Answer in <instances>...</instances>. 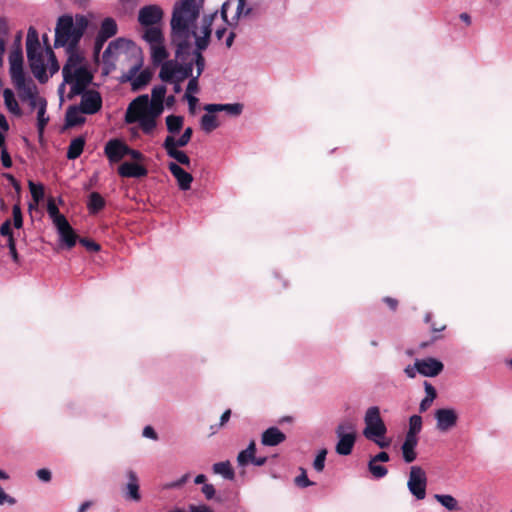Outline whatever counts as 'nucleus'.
Here are the masks:
<instances>
[{
  "label": "nucleus",
  "mask_w": 512,
  "mask_h": 512,
  "mask_svg": "<svg viewBox=\"0 0 512 512\" xmlns=\"http://www.w3.org/2000/svg\"><path fill=\"white\" fill-rule=\"evenodd\" d=\"M199 14L197 0H181L175 4L170 21V41L175 47L177 58L183 59L185 54H190L193 40L196 46L194 51L202 52L208 47L211 25L217 12L205 15L200 25L197 23Z\"/></svg>",
  "instance_id": "f257e3e1"
},
{
  "label": "nucleus",
  "mask_w": 512,
  "mask_h": 512,
  "mask_svg": "<svg viewBox=\"0 0 512 512\" xmlns=\"http://www.w3.org/2000/svg\"><path fill=\"white\" fill-rule=\"evenodd\" d=\"M87 26L88 20L83 15L74 18L70 15L61 16L55 28V47H66L67 51L76 50Z\"/></svg>",
  "instance_id": "f03ea898"
},
{
  "label": "nucleus",
  "mask_w": 512,
  "mask_h": 512,
  "mask_svg": "<svg viewBox=\"0 0 512 512\" xmlns=\"http://www.w3.org/2000/svg\"><path fill=\"white\" fill-rule=\"evenodd\" d=\"M27 58L30 69L37 80L46 82L49 75L46 73V51L40 47L38 33L35 28L30 27L26 38Z\"/></svg>",
  "instance_id": "7ed1b4c3"
},
{
  "label": "nucleus",
  "mask_w": 512,
  "mask_h": 512,
  "mask_svg": "<svg viewBox=\"0 0 512 512\" xmlns=\"http://www.w3.org/2000/svg\"><path fill=\"white\" fill-rule=\"evenodd\" d=\"M364 423L363 435L368 440L373 441L380 448H387L390 445V442L385 440L387 428L381 418L379 407L371 406L366 410Z\"/></svg>",
  "instance_id": "20e7f679"
},
{
  "label": "nucleus",
  "mask_w": 512,
  "mask_h": 512,
  "mask_svg": "<svg viewBox=\"0 0 512 512\" xmlns=\"http://www.w3.org/2000/svg\"><path fill=\"white\" fill-rule=\"evenodd\" d=\"M186 55L183 56V59L177 58L174 60H168L161 66L159 72V78L162 81H177L183 82L187 78L193 75V61L187 62Z\"/></svg>",
  "instance_id": "39448f33"
},
{
  "label": "nucleus",
  "mask_w": 512,
  "mask_h": 512,
  "mask_svg": "<svg viewBox=\"0 0 512 512\" xmlns=\"http://www.w3.org/2000/svg\"><path fill=\"white\" fill-rule=\"evenodd\" d=\"M142 39L149 45L150 57L153 65H163L168 61L169 52L165 45V37L163 31H150L142 33Z\"/></svg>",
  "instance_id": "423d86ee"
},
{
  "label": "nucleus",
  "mask_w": 512,
  "mask_h": 512,
  "mask_svg": "<svg viewBox=\"0 0 512 512\" xmlns=\"http://www.w3.org/2000/svg\"><path fill=\"white\" fill-rule=\"evenodd\" d=\"M163 10L158 5H146L138 12L141 34L150 31H163Z\"/></svg>",
  "instance_id": "0eeeda50"
},
{
  "label": "nucleus",
  "mask_w": 512,
  "mask_h": 512,
  "mask_svg": "<svg viewBox=\"0 0 512 512\" xmlns=\"http://www.w3.org/2000/svg\"><path fill=\"white\" fill-rule=\"evenodd\" d=\"M251 11V8H246L245 0H227L222 4L221 16L228 26L236 27L239 20Z\"/></svg>",
  "instance_id": "6e6552de"
},
{
  "label": "nucleus",
  "mask_w": 512,
  "mask_h": 512,
  "mask_svg": "<svg viewBox=\"0 0 512 512\" xmlns=\"http://www.w3.org/2000/svg\"><path fill=\"white\" fill-rule=\"evenodd\" d=\"M139 53L137 46L130 40L118 38L112 41L103 53L106 61L125 59Z\"/></svg>",
  "instance_id": "1a4fd4ad"
},
{
  "label": "nucleus",
  "mask_w": 512,
  "mask_h": 512,
  "mask_svg": "<svg viewBox=\"0 0 512 512\" xmlns=\"http://www.w3.org/2000/svg\"><path fill=\"white\" fill-rule=\"evenodd\" d=\"M427 481L426 472L422 467L417 465L410 467L407 488L417 500H423L426 497Z\"/></svg>",
  "instance_id": "9d476101"
},
{
  "label": "nucleus",
  "mask_w": 512,
  "mask_h": 512,
  "mask_svg": "<svg viewBox=\"0 0 512 512\" xmlns=\"http://www.w3.org/2000/svg\"><path fill=\"white\" fill-rule=\"evenodd\" d=\"M338 443L336 452L339 455H349L353 449L356 440L355 426L351 422H344L338 425L336 429Z\"/></svg>",
  "instance_id": "9b49d317"
},
{
  "label": "nucleus",
  "mask_w": 512,
  "mask_h": 512,
  "mask_svg": "<svg viewBox=\"0 0 512 512\" xmlns=\"http://www.w3.org/2000/svg\"><path fill=\"white\" fill-rule=\"evenodd\" d=\"M436 429L446 433L456 427L459 415L454 408L445 407L435 410Z\"/></svg>",
  "instance_id": "f8f14e48"
},
{
  "label": "nucleus",
  "mask_w": 512,
  "mask_h": 512,
  "mask_svg": "<svg viewBox=\"0 0 512 512\" xmlns=\"http://www.w3.org/2000/svg\"><path fill=\"white\" fill-rule=\"evenodd\" d=\"M157 119L148 116L136 108H132L131 105L128 106L125 121L126 123H135L139 122L140 128L145 134H151L157 125Z\"/></svg>",
  "instance_id": "ddd939ff"
},
{
  "label": "nucleus",
  "mask_w": 512,
  "mask_h": 512,
  "mask_svg": "<svg viewBox=\"0 0 512 512\" xmlns=\"http://www.w3.org/2000/svg\"><path fill=\"white\" fill-rule=\"evenodd\" d=\"M142 61H137L125 74V79L131 82L132 90L138 91L145 87L151 80L152 73L149 70L140 71Z\"/></svg>",
  "instance_id": "4468645a"
},
{
  "label": "nucleus",
  "mask_w": 512,
  "mask_h": 512,
  "mask_svg": "<svg viewBox=\"0 0 512 512\" xmlns=\"http://www.w3.org/2000/svg\"><path fill=\"white\" fill-rule=\"evenodd\" d=\"M130 105L132 108L142 111L150 117L157 119L164 110L163 102L149 100L148 95H140Z\"/></svg>",
  "instance_id": "2eb2a0df"
},
{
  "label": "nucleus",
  "mask_w": 512,
  "mask_h": 512,
  "mask_svg": "<svg viewBox=\"0 0 512 512\" xmlns=\"http://www.w3.org/2000/svg\"><path fill=\"white\" fill-rule=\"evenodd\" d=\"M85 114H95L102 107V98L95 90L83 91L81 93V101L78 105Z\"/></svg>",
  "instance_id": "dca6fc26"
},
{
  "label": "nucleus",
  "mask_w": 512,
  "mask_h": 512,
  "mask_svg": "<svg viewBox=\"0 0 512 512\" xmlns=\"http://www.w3.org/2000/svg\"><path fill=\"white\" fill-rule=\"evenodd\" d=\"M91 80L92 75L88 71L87 67L84 66L64 82L71 85L72 95H79L84 91Z\"/></svg>",
  "instance_id": "f3484780"
},
{
  "label": "nucleus",
  "mask_w": 512,
  "mask_h": 512,
  "mask_svg": "<svg viewBox=\"0 0 512 512\" xmlns=\"http://www.w3.org/2000/svg\"><path fill=\"white\" fill-rule=\"evenodd\" d=\"M68 59L62 69L64 81L69 79L78 70L86 66L84 63V57L77 50L67 51Z\"/></svg>",
  "instance_id": "a211bd4d"
},
{
  "label": "nucleus",
  "mask_w": 512,
  "mask_h": 512,
  "mask_svg": "<svg viewBox=\"0 0 512 512\" xmlns=\"http://www.w3.org/2000/svg\"><path fill=\"white\" fill-rule=\"evenodd\" d=\"M9 66L11 80L25 76L23 70V53L19 44L9 53Z\"/></svg>",
  "instance_id": "6ab92c4d"
},
{
  "label": "nucleus",
  "mask_w": 512,
  "mask_h": 512,
  "mask_svg": "<svg viewBox=\"0 0 512 512\" xmlns=\"http://www.w3.org/2000/svg\"><path fill=\"white\" fill-rule=\"evenodd\" d=\"M58 234L60 241L64 244V246L67 249H71L75 246L78 236L67 221V219H64L60 221L59 223L54 225Z\"/></svg>",
  "instance_id": "aec40b11"
},
{
  "label": "nucleus",
  "mask_w": 512,
  "mask_h": 512,
  "mask_svg": "<svg viewBox=\"0 0 512 512\" xmlns=\"http://www.w3.org/2000/svg\"><path fill=\"white\" fill-rule=\"evenodd\" d=\"M194 55V63L196 65V74L189 77V82L186 88L185 95H192V93H197L198 88V79L201 76L202 72L205 68V59L200 51H193Z\"/></svg>",
  "instance_id": "412c9836"
},
{
  "label": "nucleus",
  "mask_w": 512,
  "mask_h": 512,
  "mask_svg": "<svg viewBox=\"0 0 512 512\" xmlns=\"http://www.w3.org/2000/svg\"><path fill=\"white\" fill-rule=\"evenodd\" d=\"M443 364L435 358H426L416 361L417 372L427 377H435L443 370Z\"/></svg>",
  "instance_id": "4be33fe9"
},
{
  "label": "nucleus",
  "mask_w": 512,
  "mask_h": 512,
  "mask_svg": "<svg viewBox=\"0 0 512 512\" xmlns=\"http://www.w3.org/2000/svg\"><path fill=\"white\" fill-rule=\"evenodd\" d=\"M12 83L22 101H26L28 98H33L34 95L38 93L35 83L31 79H26L25 76L13 79Z\"/></svg>",
  "instance_id": "5701e85b"
},
{
  "label": "nucleus",
  "mask_w": 512,
  "mask_h": 512,
  "mask_svg": "<svg viewBox=\"0 0 512 512\" xmlns=\"http://www.w3.org/2000/svg\"><path fill=\"white\" fill-rule=\"evenodd\" d=\"M126 477L128 482L125 485V498L135 502L140 501L141 495L139 492V479L136 472L128 470L126 471Z\"/></svg>",
  "instance_id": "b1692460"
},
{
  "label": "nucleus",
  "mask_w": 512,
  "mask_h": 512,
  "mask_svg": "<svg viewBox=\"0 0 512 512\" xmlns=\"http://www.w3.org/2000/svg\"><path fill=\"white\" fill-rule=\"evenodd\" d=\"M169 171L176 178L178 186L181 190H188L191 187L193 177L190 173L186 172L178 164L171 162L168 165Z\"/></svg>",
  "instance_id": "393cba45"
},
{
  "label": "nucleus",
  "mask_w": 512,
  "mask_h": 512,
  "mask_svg": "<svg viewBox=\"0 0 512 512\" xmlns=\"http://www.w3.org/2000/svg\"><path fill=\"white\" fill-rule=\"evenodd\" d=\"M128 146L119 140H110L105 146V153L110 161L117 162L126 156Z\"/></svg>",
  "instance_id": "a878e982"
},
{
  "label": "nucleus",
  "mask_w": 512,
  "mask_h": 512,
  "mask_svg": "<svg viewBox=\"0 0 512 512\" xmlns=\"http://www.w3.org/2000/svg\"><path fill=\"white\" fill-rule=\"evenodd\" d=\"M418 444V437L405 435L404 442L401 445L403 459L406 463H411L417 458L415 448Z\"/></svg>",
  "instance_id": "bb28decb"
},
{
  "label": "nucleus",
  "mask_w": 512,
  "mask_h": 512,
  "mask_svg": "<svg viewBox=\"0 0 512 512\" xmlns=\"http://www.w3.org/2000/svg\"><path fill=\"white\" fill-rule=\"evenodd\" d=\"M286 439L285 434L277 427H270L265 430L261 437V442L265 446H276L284 442Z\"/></svg>",
  "instance_id": "cd10ccee"
},
{
  "label": "nucleus",
  "mask_w": 512,
  "mask_h": 512,
  "mask_svg": "<svg viewBox=\"0 0 512 512\" xmlns=\"http://www.w3.org/2000/svg\"><path fill=\"white\" fill-rule=\"evenodd\" d=\"M243 109L242 104L233 103V104H207L204 106V110L209 113L216 112H226L231 116H238L241 114Z\"/></svg>",
  "instance_id": "c85d7f7f"
},
{
  "label": "nucleus",
  "mask_w": 512,
  "mask_h": 512,
  "mask_svg": "<svg viewBox=\"0 0 512 512\" xmlns=\"http://www.w3.org/2000/svg\"><path fill=\"white\" fill-rule=\"evenodd\" d=\"M118 173L122 177L140 178L147 174V170L139 164L124 162L119 166Z\"/></svg>",
  "instance_id": "c756f323"
},
{
  "label": "nucleus",
  "mask_w": 512,
  "mask_h": 512,
  "mask_svg": "<svg viewBox=\"0 0 512 512\" xmlns=\"http://www.w3.org/2000/svg\"><path fill=\"white\" fill-rule=\"evenodd\" d=\"M163 148L165 149L167 155L173 159H175L178 163L185 165L187 167L190 166V158L187 154L181 150H178V147H173L172 140L168 142H163Z\"/></svg>",
  "instance_id": "7c9ffc66"
},
{
  "label": "nucleus",
  "mask_w": 512,
  "mask_h": 512,
  "mask_svg": "<svg viewBox=\"0 0 512 512\" xmlns=\"http://www.w3.org/2000/svg\"><path fill=\"white\" fill-rule=\"evenodd\" d=\"M117 33V24L114 19L106 18L101 24L99 34L97 36V42H105L108 38H111Z\"/></svg>",
  "instance_id": "2f4dec72"
},
{
  "label": "nucleus",
  "mask_w": 512,
  "mask_h": 512,
  "mask_svg": "<svg viewBox=\"0 0 512 512\" xmlns=\"http://www.w3.org/2000/svg\"><path fill=\"white\" fill-rule=\"evenodd\" d=\"M85 114L79 106H70L66 112V125L77 126L85 122Z\"/></svg>",
  "instance_id": "473e14b6"
},
{
  "label": "nucleus",
  "mask_w": 512,
  "mask_h": 512,
  "mask_svg": "<svg viewBox=\"0 0 512 512\" xmlns=\"http://www.w3.org/2000/svg\"><path fill=\"white\" fill-rule=\"evenodd\" d=\"M3 98L7 110L14 115L20 116L22 112L15 98L14 92L9 88L4 89Z\"/></svg>",
  "instance_id": "72a5a7b5"
},
{
  "label": "nucleus",
  "mask_w": 512,
  "mask_h": 512,
  "mask_svg": "<svg viewBox=\"0 0 512 512\" xmlns=\"http://www.w3.org/2000/svg\"><path fill=\"white\" fill-rule=\"evenodd\" d=\"M424 389H425L426 396L420 402V405H419L420 412H425L426 410H428L430 408V406L432 405L433 401L437 397L436 389L427 381L424 382Z\"/></svg>",
  "instance_id": "f704fd0d"
},
{
  "label": "nucleus",
  "mask_w": 512,
  "mask_h": 512,
  "mask_svg": "<svg viewBox=\"0 0 512 512\" xmlns=\"http://www.w3.org/2000/svg\"><path fill=\"white\" fill-rule=\"evenodd\" d=\"M434 499L448 511H458L460 509L458 500L450 494H435Z\"/></svg>",
  "instance_id": "c9c22d12"
},
{
  "label": "nucleus",
  "mask_w": 512,
  "mask_h": 512,
  "mask_svg": "<svg viewBox=\"0 0 512 512\" xmlns=\"http://www.w3.org/2000/svg\"><path fill=\"white\" fill-rule=\"evenodd\" d=\"M84 145L85 139L83 137L73 139L67 150V158L70 160L78 158L83 152Z\"/></svg>",
  "instance_id": "e433bc0d"
},
{
  "label": "nucleus",
  "mask_w": 512,
  "mask_h": 512,
  "mask_svg": "<svg viewBox=\"0 0 512 512\" xmlns=\"http://www.w3.org/2000/svg\"><path fill=\"white\" fill-rule=\"evenodd\" d=\"M200 125L203 131L210 133L219 127L220 123L214 113L207 112L201 118Z\"/></svg>",
  "instance_id": "4c0bfd02"
},
{
  "label": "nucleus",
  "mask_w": 512,
  "mask_h": 512,
  "mask_svg": "<svg viewBox=\"0 0 512 512\" xmlns=\"http://www.w3.org/2000/svg\"><path fill=\"white\" fill-rule=\"evenodd\" d=\"M212 469L215 474L221 475L225 479L232 480L234 478V470L229 461L215 463Z\"/></svg>",
  "instance_id": "58836bf2"
},
{
  "label": "nucleus",
  "mask_w": 512,
  "mask_h": 512,
  "mask_svg": "<svg viewBox=\"0 0 512 512\" xmlns=\"http://www.w3.org/2000/svg\"><path fill=\"white\" fill-rule=\"evenodd\" d=\"M193 134V130L191 127H187L183 134L178 138L175 139L173 135H169L165 138L164 142H168L169 140H172L173 147H185L191 140Z\"/></svg>",
  "instance_id": "ea45409f"
},
{
  "label": "nucleus",
  "mask_w": 512,
  "mask_h": 512,
  "mask_svg": "<svg viewBox=\"0 0 512 512\" xmlns=\"http://www.w3.org/2000/svg\"><path fill=\"white\" fill-rule=\"evenodd\" d=\"M255 442L252 441L250 442V444L248 445V447L241 451L238 456H237V462L240 466H245L247 465L249 462H252L253 460V457L255 455Z\"/></svg>",
  "instance_id": "a19ab883"
},
{
  "label": "nucleus",
  "mask_w": 512,
  "mask_h": 512,
  "mask_svg": "<svg viewBox=\"0 0 512 512\" xmlns=\"http://www.w3.org/2000/svg\"><path fill=\"white\" fill-rule=\"evenodd\" d=\"M184 119L182 116L169 115L166 117L167 130L171 134L178 133L183 127Z\"/></svg>",
  "instance_id": "79ce46f5"
},
{
  "label": "nucleus",
  "mask_w": 512,
  "mask_h": 512,
  "mask_svg": "<svg viewBox=\"0 0 512 512\" xmlns=\"http://www.w3.org/2000/svg\"><path fill=\"white\" fill-rule=\"evenodd\" d=\"M104 205H105V201L99 193L92 192L90 194L89 202H88V208H89L90 212L96 213L99 210H101L104 207Z\"/></svg>",
  "instance_id": "37998d69"
},
{
  "label": "nucleus",
  "mask_w": 512,
  "mask_h": 512,
  "mask_svg": "<svg viewBox=\"0 0 512 512\" xmlns=\"http://www.w3.org/2000/svg\"><path fill=\"white\" fill-rule=\"evenodd\" d=\"M422 429V418L419 415H412L409 419L408 436L417 437Z\"/></svg>",
  "instance_id": "c03bdc74"
},
{
  "label": "nucleus",
  "mask_w": 512,
  "mask_h": 512,
  "mask_svg": "<svg viewBox=\"0 0 512 512\" xmlns=\"http://www.w3.org/2000/svg\"><path fill=\"white\" fill-rule=\"evenodd\" d=\"M47 212L54 225L66 219L64 215L60 214L59 209L52 198L48 200Z\"/></svg>",
  "instance_id": "a18cd8bd"
},
{
  "label": "nucleus",
  "mask_w": 512,
  "mask_h": 512,
  "mask_svg": "<svg viewBox=\"0 0 512 512\" xmlns=\"http://www.w3.org/2000/svg\"><path fill=\"white\" fill-rule=\"evenodd\" d=\"M46 106L47 104H42L41 107L37 109V126L40 135H42L44 128L49 121V118L46 116Z\"/></svg>",
  "instance_id": "49530a36"
},
{
  "label": "nucleus",
  "mask_w": 512,
  "mask_h": 512,
  "mask_svg": "<svg viewBox=\"0 0 512 512\" xmlns=\"http://www.w3.org/2000/svg\"><path fill=\"white\" fill-rule=\"evenodd\" d=\"M46 56H47L46 70L48 69L50 72V75H53L54 73H56L59 70V65L57 63L55 54L50 47H47V49H46Z\"/></svg>",
  "instance_id": "de8ad7c7"
},
{
  "label": "nucleus",
  "mask_w": 512,
  "mask_h": 512,
  "mask_svg": "<svg viewBox=\"0 0 512 512\" xmlns=\"http://www.w3.org/2000/svg\"><path fill=\"white\" fill-rule=\"evenodd\" d=\"M29 190L35 203L44 197V187L41 184H35L33 181L28 182Z\"/></svg>",
  "instance_id": "09e8293b"
},
{
  "label": "nucleus",
  "mask_w": 512,
  "mask_h": 512,
  "mask_svg": "<svg viewBox=\"0 0 512 512\" xmlns=\"http://www.w3.org/2000/svg\"><path fill=\"white\" fill-rule=\"evenodd\" d=\"M369 471L375 478H382L387 475L388 471L386 467L380 465L379 463L370 460L368 464Z\"/></svg>",
  "instance_id": "8fccbe9b"
},
{
  "label": "nucleus",
  "mask_w": 512,
  "mask_h": 512,
  "mask_svg": "<svg viewBox=\"0 0 512 512\" xmlns=\"http://www.w3.org/2000/svg\"><path fill=\"white\" fill-rule=\"evenodd\" d=\"M326 455H327L326 449L320 450L319 453L317 454V456L313 462V467L316 471H318V472L323 471L324 466H325Z\"/></svg>",
  "instance_id": "3c124183"
},
{
  "label": "nucleus",
  "mask_w": 512,
  "mask_h": 512,
  "mask_svg": "<svg viewBox=\"0 0 512 512\" xmlns=\"http://www.w3.org/2000/svg\"><path fill=\"white\" fill-rule=\"evenodd\" d=\"M166 87L164 85L155 86L152 89L151 101L163 102L165 99Z\"/></svg>",
  "instance_id": "603ef678"
},
{
  "label": "nucleus",
  "mask_w": 512,
  "mask_h": 512,
  "mask_svg": "<svg viewBox=\"0 0 512 512\" xmlns=\"http://www.w3.org/2000/svg\"><path fill=\"white\" fill-rule=\"evenodd\" d=\"M300 470L301 474L295 478L296 485L303 488L313 485V482L308 479L305 469L300 468Z\"/></svg>",
  "instance_id": "864d4df0"
},
{
  "label": "nucleus",
  "mask_w": 512,
  "mask_h": 512,
  "mask_svg": "<svg viewBox=\"0 0 512 512\" xmlns=\"http://www.w3.org/2000/svg\"><path fill=\"white\" fill-rule=\"evenodd\" d=\"M25 102H28L29 106L32 109H39L42 104H47L46 100L43 97L39 96V93L34 95L33 98L26 99Z\"/></svg>",
  "instance_id": "5fc2aeb1"
},
{
  "label": "nucleus",
  "mask_w": 512,
  "mask_h": 512,
  "mask_svg": "<svg viewBox=\"0 0 512 512\" xmlns=\"http://www.w3.org/2000/svg\"><path fill=\"white\" fill-rule=\"evenodd\" d=\"M12 214H13L14 226L18 229L21 228L22 224H23V219H22V213H21V209H20L19 205L13 206Z\"/></svg>",
  "instance_id": "6e6d98bb"
},
{
  "label": "nucleus",
  "mask_w": 512,
  "mask_h": 512,
  "mask_svg": "<svg viewBox=\"0 0 512 512\" xmlns=\"http://www.w3.org/2000/svg\"><path fill=\"white\" fill-rule=\"evenodd\" d=\"M16 499L12 496H10L9 494H7L4 489L0 486V505H4V504H7V505H14L16 504Z\"/></svg>",
  "instance_id": "4d7b16f0"
},
{
  "label": "nucleus",
  "mask_w": 512,
  "mask_h": 512,
  "mask_svg": "<svg viewBox=\"0 0 512 512\" xmlns=\"http://www.w3.org/2000/svg\"><path fill=\"white\" fill-rule=\"evenodd\" d=\"M79 241L89 251L97 252L100 250L99 244H97L96 242H94L92 240L82 238Z\"/></svg>",
  "instance_id": "13d9d810"
},
{
  "label": "nucleus",
  "mask_w": 512,
  "mask_h": 512,
  "mask_svg": "<svg viewBox=\"0 0 512 512\" xmlns=\"http://www.w3.org/2000/svg\"><path fill=\"white\" fill-rule=\"evenodd\" d=\"M202 493L205 495L206 499L210 500L214 498L216 490L212 484H204L202 487Z\"/></svg>",
  "instance_id": "bf43d9fd"
},
{
  "label": "nucleus",
  "mask_w": 512,
  "mask_h": 512,
  "mask_svg": "<svg viewBox=\"0 0 512 512\" xmlns=\"http://www.w3.org/2000/svg\"><path fill=\"white\" fill-rule=\"evenodd\" d=\"M1 161H2V165L5 168H10L12 166L11 157L5 148H2V150H1Z\"/></svg>",
  "instance_id": "052dcab7"
},
{
  "label": "nucleus",
  "mask_w": 512,
  "mask_h": 512,
  "mask_svg": "<svg viewBox=\"0 0 512 512\" xmlns=\"http://www.w3.org/2000/svg\"><path fill=\"white\" fill-rule=\"evenodd\" d=\"M0 234L3 236H7L8 239L10 237H13L12 231H11V222L9 220L5 221L1 227H0Z\"/></svg>",
  "instance_id": "680f3d73"
},
{
  "label": "nucleus",
  "mask_w": 512,
  "mask_h": 512,
  "mask_svg": "<svg viewBox=\"0 0 512 512\" xmlns=\"http://www.w3.org/2000/svg\"><path fill=\"white\" fill-rule=\"evenodd\" d=\"M190 512H214L209 506L205 504L201 505H189Z\"/></svg>",
  "instance_id": "e2e57ef3"
},
{
  "label": "nucleus",
  "mask_w": 512,
  "mask_h": 512,
  "mask_svg": "<svg viewBox=\"0 0 512 512\" xmlns=\"http://www.w3.org/2000/svg\"><path fill=\"white\" fill-rule=\"evenodd\" d=\"M37 477L44 482L51 480V472L48 469L42 468L37 471Z\"/></svg>",
  "instance_id": "0e129e2a"
},
{
  "label": "nucleus",
  "mask_w": 512,
  "mask_h": 512,
  "mask_svg": "<svg viewBox=\"0 0 512 512\" xmlns=\"http://www.w3.org/2000/svg\"><path fill=\"white\" fill-rule=\"evenodd\" d=\"M8 247H9V251H10V254L13 258V260L15 262L18 261V254H17V251H16V246H15V240L13 237H10V239H8Z\"/></svg>",
  "instance_id": "69168bd1"
},
{
  "label": "nucleus",
  "mask_w": 512,
  "mask_h": 512,
  "mask_svg": "<svg viewBox=\"0 0 512 512\" xmlns=\"http://www.w3.org/2000/svg\"><path fill=\"white\" fill-rule=\"evenodd\" d=\"M143 436L146 437V438H150L152 440H157L158 439L157 433L155 432V430L151 426H146L143 429Z\"/></svg>",
  "instance_id": "338daca9"
},
{
  "label": "nucleus",
  "mask_w": 512,
  "mask_h": 512,
  "mask_svg": "<svg viewBox=\"0 0 512 512\" xmlns=\"http://www.w3.org/2000/svg\"><path fill=\"white\" fill-rule=\"evenodd\" d=\"M185 98L188 101L190 112L194 113L198 99L193 95H185Z\"/></svg>",
  "instance_id": "774afa93"
}]
</instances>
